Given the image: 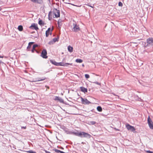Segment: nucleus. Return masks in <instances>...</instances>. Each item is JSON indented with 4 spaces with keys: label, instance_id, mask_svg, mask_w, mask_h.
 <instances>
[{
    "label": "nucleus",
    "instance_id": "obj_45",
    "mask_svg": "<svg viewBox=\"0 0 153 153\" xmlns=\"http://www.w3.org/2000/svg\"><path fill=\"white\" fill-rule=\"evenodd\" d=\"M1 7H0V10H1Z\"/></svg>",
    "mask_w": 153,
    "mask_h": 153
},
{
    "label": "nucleus",
    "instance_id": "obj_16",
    "mask_svg": "<svg viewBox=\"0 0 153 153\" xmlns=\"http://www.w3.org/2000/svg\"><path fill=\"white\" fill-rule=\"evenodd\" d=\"M73 48L71 47L70 45H69L68 47V51L70 53H71L73 52Z\"/></svg>",
    "mask_w": 153,
    "mask_h": 153
},
{
    "label": "nucleus",
    "instance_id": "obj_30",
    "mask_svg": "<svg viewBox=\"0 0 153 153\" xmlns=\"http://www.w3.org/2000/svg\"><path fill=\"white\" fill-rule=\"evenodd\" d=\"M54 150L55 152H56L57 153H60L61 152L60 150H58L56 149H54Z\"/></svg>",
    "mask_w": 153,
    "mask_h": 153
},
{
    "label": "nucleus",
    "instance_id": "obj_39",
    "mask_svg": "<svg viewBox=\"0 0 153 153\" xmlns=\"http://www.w3.org/2000/svg\"><path fill=\"white\" fill-rule=\"evenodd\" d=\"M57 147L59 148L58 146H57ZM59 148L60 149H64L63 147H61L60 148Z\"/></svg>",
    "mask_w": 153,
    "mask_h": 153
},
{
    "label": "nucleus",
    "instance_id": "obj_21",
    "mask_svg": "<svg viewBox=\"0 0 153 153\" xmlns=\"http://www.w3.org/2000/svg\"><path fill=\"white\" fill-rule=\"evenodd\" d=\"M18 29L19 31H22L23 30V26L21 25L19 26L18 27Z\"/></svg>",
    "mask_w": 153,
    "mask_h": 153
},
{
    "label": "nucleus",
    "instance_id": "obj_41",
    "mask_svg": "<svg viewBox=\"0 0 153 153\" xmlns=\"http://www.w3.org/2000/svg\"><path fill=\"white\" fill-rule=\"evenodd\" d=\"M60 153H66V152H65L62 151H61V152H60Z\"/></svg>",
    "mask_w": 153,
    "mask_h": 153
},
{
    "label": "nucleus",
    "instance_id": "obj_27",
    "mask_svg": "<svg viewBox=\"0 0 153 153\" xmlns=\"http://www.w3.org/2000/svg\"><path fill=\"white\" fill-rule=\"evenodd\" d=\"M60 23H61V22H60L59 21H58L57 22V24L58 27L60 28L62 26V24H60Z\"/></svg>",
    "mask_w": 153,
    "mask_h": 153
},
{
    "label": "nucleus",
    "instance_id": "obj_44",
    "mask_svg": "<svg viewBox=\"0 0 153 153\" xmlns=\"http://www.w3.org/2000/svg\"><path fill=\"white\" fill-rule=\"evenodd\" d=\"M82 66L83 67H84V64H82Z\"/></svg>",
    "mask_w": 153,
    "mask_h": 153
},
{
    "label": "nucleus",
    "instance_id": "obj_24",
    "mask_svg": "<svg viewBox=\"0 0 153 153\" xmlns=\"http://www.w3.org/2000/svg\"><path fill=\"white\" fill-rule=\"evenodd\" d=\"M38 24L40 25H44V23L42 20H40L39 21Z\"/></svg>",
    "mask_w": 153,
    "mask_h": 153
},
{
    "label": "nucleus",
    "instance_id": "obj_47",
    "mask_svg": "<svg viewBox=\"0 0 153 153\" xmlns=\"http://www.w3.org/2000/svg\"><path fill=\"white\" fill-rule=\"evenodd\" d=\"M50 0H48V1H49V2H50Z\"/></svg>",
    "mask_w": 153,
    "mask_h": 153
},
{
    "label": "nucleus",
    "instance_id": "obj_36",
    "mask_svg": "<svg viewBox=\"0 0 153 153\" xmlns=\"http://www.w3.org/2000/svg\"><path fill=\"white\" fill-rule=\"evenodd\" d=\"M146 152L147 153H153V152L151 151L150 150H148L146 151Z\"/></svg>",
    "mask_w": 153,
    "mask_h": 153
},
{
    "label": "nucleus",
    "instance_id": "obj_9",
    "mask_svg": "<svg viewBox=\"0 0 153 153\" xmlns=\"http://www.w3.org/2000/svg\"><path fill=\"white\" fill-rule=\"evenodd\" d=\"M29 28L32 29L37 30L39 29L37 26V25L35 23H33L29 27Z\"/></svg>",
    "mask_w": 153,
    "mask_h": 153
},
{
    "label": "nucleus",
    "instance_id": "obj_22",
    "mask_svg": "<svg viewBox=\"0 0 153 153\" xmlns=\"http://www.w3.org/2000/svg\"><path fill=\"white\" fill-rule=\"evenodd\" d=\"M75 61L76 62L79 63H82L83 62V60L82 59H76Z\"/></svg>",
    "mask_w": 153,
    "mask_h": 153
},
{
    "label": "nucleus",
    "instance_id": "obj_28",
    "mask_svg": "<svg viewBox=\"0 0 153 153\" xmlns=\"http://www.w3.org/2000/svg\"><path fill=\"white\" fill-rule=\"evenodd\" d=\"M27 152L29 153H36V152L31 150H29L27 151Z\"/></svg>",
    "mask_w": 153,
    "mask_h": 153
},
{
    "label": "nucleus",
    "instance_id": "obj_31",
    "mask_svg": "<svg viewBox=\"0 0 153 153\" xmlns=\"http://www.w3.org/2000/svg\"><path fill=\"white\" fill-rule=\"evenodd\" d=\"M136 97H137V100L141 102L142 101V100L137 95H136Z\"/></svg>",
    "mask_w": 153,
    "mask_h": 153
},
{
    "label": "nucleus",
    "instance_id": "obj_25",
    "mask_svg": "<svg viewBox=\"0 0 153 153\" xmlns=\"http://www.w3.org/2000/svg\"><path fill=\"white\" fill-rule=\"evenodd\" d=\"M51 14L52 13L51 11L49 12L48 13V19L49 20H51L52 18Z\"/></svg>",
    "mask_w": 153,
    "mask_h": 153
},
{
    "label": "nucleus",
    "instance_id": "obj_20",
    "mask_svg": "<svg viewBox=\"0 0 153 153\" xmlns=\"http://www.w3.org/2000/svg\"><path fill=\"white\" fill-rule=\"evenodd\" d=\"M96 122L94 121H90L88 123V124L89 125H94L95 124Z\"/></svg>",
    "mask_w": 153,
    "mask_h": 153
},
{
    "label": "nucleus",
    "instance_id": "obj_8",
    "mask_svg": "<svg viewBox=\"0 0 153 153\" xmlns=\"http://www.w3.org/2000/svg\"><path fill=\"white\" fill-rule=\"evenodd\" d=\"M72 63H64L62 62H57V66H68V65H72Z\"/></svg>",
    "mask_w": 153,
    "mask_h": 153
},
{
    "label": "nucleus",
    "instance_id": "obj_23",
    "mask_svg": "<svg viewBox=\"0 0 153 153\" xmlns=\"http://www.w3.org/2000/svg\"><path fill=\"white\" fill-rule=\"evenodd\" d=\"M97 110L99 112H101L102 111V108L100 106H98L97 107Z\"/></svg>",
    "mask_w": 153,
    "mask_h": 153
},
{
    "label": "nucleus",
    "instance_id": "obj_35",
    "mask_svg": "<svg viewBox=\"0 0 153 153\" xmlns=\"http://www.w3.org/2000/svg\"><path fill=\"white\" fill-rule=\"evenodd\" d=\"M93 83H95L96 84H97V85H101V83H99V82H93Z\"/></svg>",
    "mask_w": 153,
    "mask_h": 153
},
{
    "label": "nucleus",
    "instance_id": "obj_2",
    "mask_svg": "<svg viewBox=\"0 0 153 153\" xmlns=\"http://www.w3.org/2000/svg\"><path fill=\"white\" fill-rule=\"evenodd\" d=\"M146 45H145V48L152 47L153 46V37H150L148 38L146 40Z\"/></svg>",
    "mask_w": 153,
    "mask_h": 153
},
{
    "label": "nucleus",
    "instance_id": "obj_10",
    "mask_svg": "<svg viewBox=\"0 0 153 153\" xmlns=\"http://www.w3.org/2000/svg\"><path fill=\"white\" fill-rule=\"evenodd\" d=\"M55 101H58L61 103H64V100L61 97H58L55 96V98L54 99Z\"/></svg>",
    "mask_w": 153,
    "mask_h": 153
},
{
    "label": "nucleus",
    "instance_id": "obj_4",
    "mask_svg": "<svg viewBox=\"0 0 153 153\" xmlns=\"http://www.w3.org/2000/svg\"><path fill=\"white\" fill-rule=\"evenodd\" d=\"M73 28L72 29V31L74 32H76L80 30V29L79 26V25L73 23Z\"/></svg>",
    "mask_w": 153,
    "mask_h": 153
},
{
    "label": "nucleus",
    "instance_id": "obj_42",
    "mask_svg": "<svg viewBox=\"0 0 153 153\" xmlns=\"http://www.w3.org/2000/svg\"><path fill=\"white\" fill-rule=\"evenodd\" d=\"M45 153H47L48 152H49V151H46V150H45Z\"/></svg>",
    "mask_w": 153,
    "mask_h": 153
},
{
    "label": "nucleus",
    "instance_id": "obj_11",
    "mask_svg": "<svg viewBox=\"0 0 153 153\" xmlns=\"http://www.w3.org/2000/svg\"><path fill=\"white\" fill-rule=\"evenodd\" d=\"M53 30V29H51L50 27H49L48 28L45 33V36L46 37H48L50 33L51 35V32Z\"/></svg>",
    "mask_w": 153,
    "mask_h": 153
},
{
    "label": "nucleus",
    "instance_id": "obj_15",
    "mask_svg": "<svg viewBox=\"0 0 153 153\" xmlns=\"http://www.w3.org/2000/svg\"><path fill=\"white\" fill-rule=\"evenodd\" d=\"M38 46V45L36 44H34L33 46L32 49L31 50V52L34 53L35 51L36 50L35 48Z\"/></svg>",
    "mask_w": 153,
    "mask_h": 153
},
{
    "label": "nucleus",
    "instance_id": "obj_1",
    "mask_svg": "<svg viewBox=\"0 0 153 153\" xmlns=\"http://www.w3.org/2000/svg\"><path fill=\"white\" fill-rule=\"evenodd\" d=\"M69 134L74 135L76 136L79 137H85L88 138H90L91 136L87 133L84 132H80L71 131Z\"/></svg>",
    "mask_w": 153,
    "mask_h": 153
},
{
    "label": "nucleus",
    "instance_id": "obj_3",
    "mask_svg": "<svg viewBox=\"0 0 153 153\" xmlns=\"http://www.w3.org/2000/svg\"><path fill=\"white\" fill-rule=\"evenodd\" d=\"M53 13L56 18H58L60 17V11L56 8H54L53 10Z\"/></svg>",
    "mask_w": 153,
    "mask_h": 153
},
{
    "label": "nucleus",
    "instance_id": "obj_19",
    "mask_svg": "<svg viewBox=\"0 0 153 153\" xmlns=\"http://www.w3.org/2000/svg\"><path fill=\"white\" fill-rule=\"evenodd\" d=\"M34 3H37L39 4H41L42 3V0H35Z\"/></svg>",
    "mask_w": 153,
    "mask_h": 153
},
{
    "label": "nucleus",
    "instance_id": "obj_6",
    "mask_svg": "<svg viewBox=\"0 0 153 153\" xmlns=\"http://www.w3.org/2000/svg\"><path fill=\"white\" fill-rule=\"evenodd\" d=\"M148 123L150 128L152 129H153V123L149 116L148 120Z\"/></svg>",
    "mask_w": 153,
    "mask_h": 153
},
{
    "label": "nucleus",
    "instance_id": "obj_34",
    "mask_svg": "<svg viewBox=\"0 0 153 153\" xmlns=\"http://www.w3.org/2000/svg\"><path fill=\"white\" fill-rule=\"evenodd\" d=\"M88 6L89 7H91L92 8H93L94 7V4L91 5L90 4H87Z\"/></svg>",
    "mask_w": 153,
    "mask_h": 153
},
{
    "label": "nucleus",
    "instance_id": "obj_17",
    "mask_svg": "<svg viewBox=\"0 0 153 153\" xmlns=\"http://www.w3.org/2000/svg\"><path fill=\"white\" fill-rule=\"evenodd\" d=\"M50 62L52 64L57 66V62H56L55 60L51 59L50 60Z\"/></svg>",
    "mask_w": 153,
    "mask_h": 153
},
{
    "label": "nucleus",
    "instance_id": "obj_13",
    "mask_svg": "<svg viewBox=\"0 0 153 153\" xmlns=\"http://www.w3.org/2000/svg\"><path fill=\"white\" fill-rule=\"evenodd\" d=\"M80 88L81 91L84 93L87 92L88 90L87 88L82 86L80 87Z\"/></svg>",
    "mask_w": 153,
    "mask_h": 153
},
{
    "label": "nucleus",
    "instance_id": "obj_12",
    "mask_svg": "<svg viewBox=\"0 0 153 153\" xmlns=\"http://www.w3.org/2000/svg\"><path fill=\"white\" fill-rule=\"evenodd\" d=\"M46 79L45 77H42V78H37L36 79H34V80H33L32 82H37V81H42L45 80Z\"/></svg>",
    "mask_w": 153,
    "mask_h": 153
},
{
    "label": "nucleus",
    "instance_id": "obj_43",
    "mask_svg": "<svg viewBox=\"0 0 153 153\" xmlns=\"http://www.w3.org/2000/svg\"><path fill=\"white\" fill-rule=\"evenodd\" d=\"M0 58H3V56H1L0 55Z\"/></svg>",
    "mask_w": 153,
    "mask_h": 153
},
{
    "label": "nucleus",
    "instance_id": "obj_46",
    "mask_svg": "<svg viewBox=\"0 0 153 153\" xmlns=\"http://www.w3.org/2000/svg\"><path fill=\"white\" fill-rule=\"evenodd\" d=\"M47 153H51L50 152H48Z\"/></svg>",
    "mask_w": 153,
    "mask_h": 153
},
{
    "label": "nucleus",
    "instance_id": "obj_40",
    "mask_svg": "<svg viewBox=\"0 0 153 153\" xmlns=\"http://www.w3.org/2000/svg\"><path fill=\"white\" fill-rule=\"evenodd\" d=\"M4 63L0 60V65L1 64H3Z\"/></svg>",
    "mask_w": 153,
    "mask_h": 153
},
{
    "label": "nucleus",
    "instance_id": "obj_26",
    "mask_svg": "<svg viewBox=\"0 0 153 153\" xmlns=\"http://www.w3.org/2000/svg\"><path fill=\"white\" fill-rule=\"evenodd\" d=\"M59 39V37L55 38L53 39V41L54 42H58V41Z\"/></svg>",
    "mask_w": 153,
    "mask_h": 153
},
{
    "label": "nucleus",
    "instance_id": "obj_38",
    "mask_svg": "<svg viewBox=\"0 0 153 153\" xmlns=\"http://www.w3.org/2000/svg\"><path fill=\"white\" fill-rule=\"evenodd\" d=\"M22 128H24L25 129L26 128V126H22L21 127Z\"/></svg>",
    "mask_w": 153,
    "mask_h": 153
},
{
    "label": "nucleus",
    "instance_id": "obj_14",
    "mask_svg": "<svg viewBox=\"0 0 153 153\" xmlns=\"http://www.w3.org/2000/svg\"><path fill=\"white\" fill-rule=\"evenodd\" d=\"M33 43L34 42H30L29 43L28 46L27 47V50L28 51H30V49L31 48L32 45L33 44Z\"/></svg>",
    "mask_w": 153,
    "mask_h": 153
},
{
    "label": "nucleus",
    "instance_id": "obj_29",
    "mask_svg": "<svg viewBox=\"0 0 153 153\" xmlns=\"http://www.w3.org/2000/svg\"><path fill=\"white\" fill-rule=\"evenodd\" d=\"M85 77L86 79H88L90 77V76L88 74H85Z\"/></svg>",
    "mask_w": 153,
    "mask_h": 153
},
{
    "label": "nucleus",
    "instance_id": "obj_37",
    "mask_svg": "<svg viewBox=\"0 0 153 153\" xmlns=\"http://www.w3.org/2000/svg\"><path fill=\"white\" fill-rule=\"evenodd\" d=\"M114 129L117 131H119L120 130L118 129H117L116 128H114Z\"/></svg>",
    "mask_w": 153,
    "mask_h": 153
},
{
    "label": "nucleus",
    "instance_id": "obj_32",
    "mask_svg": "<svg viewBox=\"0 0 153 153\" xmlns=\"http://www.w3.org/2000/svg\"><path fill=\"white\" fill-rule=\"evenodd\" d=\"M123 5V3L120 1L118 2V6L120 7H122Z\"/></svg>",
    "mask_w": 153,
    "mask_h": 153
},
{
    "label": "nucleus",
    "instance_id": "obj_7",
    "mask_svg": "<svg viewBox=\"0 0 153 153\" xmlns=\"http://www.w3.org/2000/svg\"><path fill=\"white\" fill-rule=\"evenodd\" d=\"M81 101L82 103L85 105H88L91 103V102L88 101L87 99L83 98L82 97H81Z\"/></svg>",
    "mask_w": 153,
    "mask_h": 153
},
{
    "label": "nucleus",
    "instance_id": "obj_5",
    "mask_svg": "<svg viewBox=\"0 0 153 153\" xmlns=\"http://www.w3.org/2000/svg\"><path fill=\"white\" fill-rule=\"evenodd\" d=\"M47 52L46 50L45 49H44L42 51L41 53V56L44 59H47L48 58V56H47Z\"/></svg>",
    "mask_w": 153,
    "mask_h": 153
},
{
    "label": "nucleus",
    "instance_id": "obj_33",
    "mask_svg": "<svg viewBox=\"0 0 153 153\" xmlns=\"http://www.w3.org/2000/svg\"><path fill=\"white\" fill-rule=\"evenodd\" d=\"M130 130H131L132 131L134 132L135 131V129L134 126H132V127L131 129Z\"/></svg>",
    "mask_w": 153,
    "mask_h": 153
},
{
    "label": "nucleus",
    "instance_id": "obj_18",
    "mask_svg": "<svg viewBox=\"0 0 153 153\" xmlns=\"http://www.w3.org/2000/svg\"><path fill=\"white\" fill-rule=\"evenodd\" d=\"M133 126H132L131 125H130L129 124H127L126 125V127L127 128V129L128 130H129L131 129V128Z\"/></svg>",
    "mask_w": 153,
    "mask_h": 153
}]
</instances>
